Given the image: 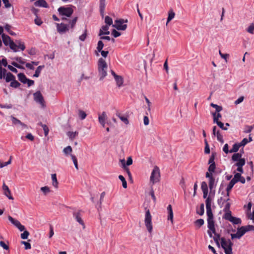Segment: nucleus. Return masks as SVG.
Listing matches in <instances>:
<instances>
[{"label": "nucleus", "mask_w": 254, "mask_h": 254, "mask_svg": "<svg viewBox=\"0 0 254 254\" xmlns=\"http://www.w3.org/2000/svg\"><path fill=\"white\" fill-rule=\"evenodd\" d=\"M107 64L105 61L102 58L99 59L98 63V70L100 80H102L107 76Z\"/></svg>", "instance_id": "nucleus-1"}, {"label": "nucleus", "mask_w": 254, "mask_h": 254, "mask_svg": "<svg viewBox=\"0 0 254 254\" xmlns=\"http://www.w3.org/2000/svg\"><path fill=\"white\" fill-rule=\"evenodd\" d=\"M221 245L224 249L225 254H232V246L233 243L230 239L226 240L224 237L221 238Z\"/></svg>", "instance_id": "nucleus-2"}, {"label": "nucleus", "mask_w": 254, "mask_h": 254, "mask_svg": "<svg viewBox=\"0 0 254 254\" xmlns=\"http://www.w3.org/2000/svg\"><path fill=\"white\" fill-rule=\"evenodd\" d=\"M160 173L159 167L155 166L153 169L150 176V182L153 184L158 182L160 181Z\"/></svg>", "instance_id": "nucleus-3"}, {"label": "nucleus", "mask_w": 254, "mask_h": 254, "mask_svg": "<svg viewBox=\"0 0 254 254\" xmlns=\"http://www.w3.org/2000/svg\"><path fill=\"white\" fill-rule=\"evenodd\" d=\"M144 222L148 231L151 233L152 231V216L149 209L146 210Z\"/></svg>", "instance_id": "nucleus-4"}, {"label": "nucleus", "mask_w": 254, "mask_h": 254, "mask_svg": "<svg viewBox=\"0 0 254 254\" xmlns=\"http://www.w3.org/2000/svg\"><path fill=\"white\" fill-rule=\"evenodd\" d=\"M231 213V211H229L228 213H225L223 216V218L229 221L234 225L241 224L242 223V220L240 218L233 216Z\"/></svg>", "instance_id": "nucleus-5"}, {"label": "nucleus", "mask_w": 254, "mask_h": 254, "mask_svg": "<svg viewBox=\"0 0 254 254\" xmlns=\"http://www.w3.org/2000/svg\"><path fill=\"white\" fill-rule=\"evenodd\" d=\"M115 24L113 26L115 27L118 30H125L127 28V24H123L124 23L127 22V20H124L123 19H119L115 20Z\"/></svg>", "instance_id": "nucleus-6"}, {"label": "nucleus", "mask_w": 254, "mask_h": 254, "mask_svg": "<svg viewBox=\"0 0 254 254\" xmlns=\"http://www.w3.org/2000/svg\"><path fill=\"white\" fill-rule=\"evenodd\" d=\"M34 101L41 105L43 108L45 107L44 98L40 91H37L33 94Z\"/></svg>", "instance_id": "nucleus-7"}, {"label": "nucleus", "mask_w": 254, "mask_h": 254, "mask_svg": "<svg viewBox=\"0 0 254 254\" xmlns=\"http://www.w3.org/2000/svg\"><path fill=\"white\" fill-rule=\"evenodd\" d=\"M59 14L61 15H64L67 17H70L73 12V10L71 7H65L61 6L58 9Z\"/></svg>", "instance_id": "nucleus-8"}, {"label": "nucleus", "mask_w": 254, "mask_h": 254, "mask_svg": "<svg viewBox=\"0 0 254 254\" xmlns=\"http://www.w3.org/2000/svg\"><path fill=\"white\" fill-rule=\"evenodd\" d=\"M246 230L245 227L242 226L237 228V231L236 234H231V237L232 240L235 239H240L243 235L246 234Z\"/></svg>", "instance_id": "nucleus-9"}, {"label": "nucleus", "mask_w": 254, "mask_h": 254, "mask_svg": "<svg viewBox=\"0 0 254 254\" xmlns=\"http://www.w3.org/2000/svg\"><path fill=\"white\" fill-rule=\"evenodd\" d=\"M8 219L13 225L18 228L20 231L22 232L25 230L24 226L22 225L17 220L14 219L11 216H8Z\"/></svg>", "instance_id": "nucleus-10"}, {"label": "nucleus", "mask_w": 254, "mask_h": 254, "mask_svg": "<svg viewBox=\"0 0 254 254\" xmlns=\"http://www.w3.org/2000/svg\"><path fill=\"white\" fill-rule=\"evenodd\" d=\"M57 29L58 32L60 34H63L68 31V25L63 23H57Z\"/></svg>", "instance_id": "nucleus-11"}, {"label": "nucleus", "mask_w": 254, "mask_h": 254, "mask_svg": "<svg viewBox=\"0 0 254 254\" xmlns=\"http://www.w3.org/2000/svg\"><path fill=\"white\" fill-rule=\"evenodd\" d=\"M2 189L4 191V194L5 196H6L9 199H13V197L11 195V192L8 187L5 184V183L3 184Z\"/></svg>", "instance_id": "nucleus-12"}, {"label": "nucleus", "mask_w": 254, "mask_h": 254, "mask_svg": "<svg viewBox=\"0 0 254 254\" xmlns=\"http://www.w3.org/2000/svg\"><path fill=\"white\" fill-rule=\"evenodd\" d=\"M73 216L75 218L77 222H78L81 225L84 226V222L81 218L80 211L77 212H73Z\"/></svg>", "instance_id": "nucleus-13"}, {"label": "nucleus", "mask_w": 254, "mask_h": 254, "mask_svg": "<svg viewBox=\"0 0 254 254\" xmlns=\"http://www.w3.org/2000/svg\"><path fill=\"white\" fill-rule=\"evenodd\" d=\"M217 182L218 180L216 181L214 177L208 180V185L210 191H213L215 188Z\"/></svg>", "instance_id": "nucleus-14"}, {"label": "nucleus", "mask_w": 254, "mask_h": 254, "mask_svg": "<svg viewBox=\"0 0 254 254\" xmlns=\"http://www.w3.org/2000/svg\"><path fill=\"white\" fill-rule=\"evenodd\" d=\"M237 176L238 177V175H234V178L231 180L230 183L227 186L228 190L231 191L234 186L235 184L238 182V180H237Z\"/></svg>", "instance_id": "nucleus-15"}, {"label": "nucleus", "mask_w": 254, "mask_h": 254, "mask_svg": "<svg viewBox=\"0 0 254 254\" xmlns=\"http://www.w3.org/2000/svg\"><path fill=\"white\" fill-rule=\"evenodd\" d=\"M241 153H235L232 156V160L234 162H240L242 160L246 161L245 158H242Z\"/></svg>", "instance_id": "nucleus-16"}, {"label": "nucleus", "mask_w": 254, "mask_h": 254, "mask_svg": "<svg viewBox=\"0 0 254 254\" xmlns=\"http://www.w3.org/2000/svg\"><path fill=\"white\" fill-rule=\"evenodd\" d=\"M116 115L126 125L129 124V121L127 119V117L126 116L123 115L119 111H117Z\"/></svg>", "instance_id": "nucleus-17"}, {"label": "nucleus", "mask_w": 254, "mask_h": 254, "mask_svg": "<svg viewBox=\"0 0 254 254\" xmlns=\"http://www.w3.org/2000/svg\"><path fill=\"white\" fill-rule=\"evenodd\" d=\"M107 119L106 113L105 112H102V114H99L98 120L99 122L103 127L105 126V120Z\"/></svg>", "instance_id": "nucleus-18"}, {"label": "nucleus", "mask_w": 254, "mask_h": 254, "mask_svg": "<svg viewBox=\"0 0 254 254\" xmlns=\"http://www.w3.org/2000/svg\"><path fill=\"white\" fill-rule=\"evenodd\" d=\"M10 118L12 121V123L14 125H20L23 128L27 127V125L22 123L20 120L15 118L13 116H10Z\"/></svg>", "instance_id": "nucleus-19"}, {"label": "nucleus", "mask_w": 254, "mask_h": 254, "mask_svg": "<svg viewBox=\"0 0 254 254\" xmlns=\"http://www.w3.org/2000/svg\"><path fill=\"white\" fill-rule=\"evenodd\" d=\"M245 163L246 161L242 160L240 162H236L234 166L237 167V171L241 174L244 172L243 167L245 165Z\"/></svg>", "instance_id": "nucleus-20"}, {"label": "nucleus", "mask_w": 254, "mask_h": 254, "mask_svg": "<svg viewBox=\"0 0 254 254\" xmlns=\"http://www.w3.org/2000/svg\"><path fill=\"white\" fill-rule=\"evenodd\" d=\"M109 26L108 25H103L102 26L101 28L100 29L99 36H102L103 35H109L110 34V31L109 30Z\"/></svg>", "instance_id": "nucleus-21"}, {"label": "nucleus", "mask_w": 254, "mask_h": 254, "mask_svg": "<svg viewBox=\"0 0 254 254\" xmlns=\"http://www.w3.org/2000/svg\"><path fill=\"white\" fill-rule=\"evenodd\" d=\"M106 7V2L104 0H100V12L102 18L104 16V11Z\"/></svg>", "instance_id": "nucleus-22"}, {"label": "nucleus", "mask_w": 254, "mask_h": 254, "mask_svg": "<svg viewBox=\"0 0 254 254\" xmlns=\"http://www.w3.org/2000/svg\"><path fill=\"white\" fill-rule=\"evenodd\" d=\"M167 211L168 213V220H170L173 223V212L172 207L171 204H169L167 207Z\"/></svg>", "instance_id": "nucleus-23"}, {"label": "nucleus", "mask_w": 254, "mask_h": 254, "mask_svg": "<svg viewBox=\"0 0 254 254\" xmlns=\"http://www.w3.org/2000/svg\"><path fill=\"white\" fill-rule=\"evenodd\" d=\"M1 38L3 43L5 46H8L9 45V44H8L9 42L10 43L12 40L9 36L4 34H2Z\"/></svg>", "instance_id": "nucleus-24"}, {"label": "nucleus", "mask_w": 254, "mask_h": 254, "mask_svg": "<svg viewBox=\"0 0 254 254\" xmlns=\"http://www.w3.org/2000/svg\"><path fill=\"white\" fill-rule=\"evenodd\" d=\"M34 4L37 6H41L45 8L48 7V4L45 0H38L35 2Z\"/></svg>", "instance_id": "nucleus-25"}, {"label": "nucleus", "mask_w": 254, "mask_h": 254, "mask_svg": "<svg viewBox=\"0 0 254 254\" xmlns=\"http://www.w3.org/2000/svg\"><path fill=\"white\" fill-rule=\"evenodd\" d=\"M116 82V84L118 87H121L123 86L124 83V79L122 76H116L114 78Z\"/></svg>", "instance_id": "nucleus-26"}, {"label": "nucleus", "mask_w": 254, "mask_h": 254, "mask_svg": "<svg viewBox=\"0 0 254 254\" xmlns=\"http://www.w3.org/2000/svg\"><path fill=\"white\" fill-rule=\"evenodd\" d=\"M18 80L23 84H26L28 78L23 73H19L17 75Z\"/></svg>", "instance_id": "nucleus-27"}, {"label": "nucleus", "mask_w": 254, "mask_h": 254, "mask_svg": "<svg viewBox=\"0 0 254 254\" xmlns=\"http://www.w3.org/2000/svg\"><path fill=\"white\" fill-rule=\"evenodd\" d=\"M45 67L44 65H39L36 69L35 73L33 74V77H38L39 76L41 72V70Z\"/></svg>", "instance_id": "nucleus-28"}, {"label": "nucleus", "mask_w": 254, "mask_h": 254, "mask_svg": "<svg viewBox=\"0 0 254 254\" xmlns=\"http://www.w3.org/2000/svg\"><path fill=\"white\" fill-rule=\"evenodd\" d=\"M15 77L14 75H13L11 72H8V73H6V77H5V81L6 82H9L10 81H12L15 79Z\"/></svg>", "instance_id": "nucleus-29"}, {"label": "nucleus", "mask_w": 254, "mask_h": 254, "mask_svg": "<svg viewBox=\"0 0 254 254\" xmlns=\"http://www.w3.org/2000/svg\"><path fill=\"white\" fill-rule=\"evenodd\" d=\"M52 184L54 187L57 188L58 187V182L57 179V175L56 174H53L51 175Z\"/></svg>", "instance_id": "nucleus-30"}, {"label": "nucleus", "mask_w": 254, "mask_h": 254, "mask_svg": "<svg viewBox=\"0 0 254 254\" xmlns=\"http://www.w3.org/2000/svg\"><path fill=\"white\" fill-rule=\"evenodd\" d=\"M9 45H8L10 49L12 50L14 52H17V50L16 49V48L17 47V43H15L12 40L9 43Z\"/></svg>", "instance_id": "nucleus-31"}, {"label": "nucleus", "mask_w": 254, "mask_h": 254, "mask_svg": "<svg viewBox=\"0 0 254 254\" xmlns=\"http://www.w3.org/2000/svg\"><path fill=\"white\" fill-rule=\"evenodd\" d=\"M240 147L241 146L239 143H235L233 144L232 148L230 150V153H236L239 150V149Z\"/></svg>", "instance_id": "nucleus-32"}, {"label": "nucleus", "mask_w": 254, "mask_h": 254, "mask_svg": "<svg viewBox=\"0 0 254 254\" xmlns=\"http://www.w3.org/2000/svg\"><path fill=\"white\" fill-rule=\"evenodd\" d=\"M78 132L77 131H68L67 133V136L71 140L73 139L78 135Z\"/></svg>", "instance_id": "nucleus-33"}, {"label": "nucleus", "mask_w": 254, "mask_h": 254, "mask_svg": "<svg viewBox=\"0 0 254 254\" xmlns=\"http://www.w3.org/2000/svg\"><path fill=\"white\" fill-rule=\"evenodd\" d=\"M214 218H207V227L208 228H212L213 227L215 226L214 225Z\"/></svg>", "instance_id": "nucleus-34"}, {"label": "nucleus", "mask_w": 254, "mask_h": 254, "mask_svg": "<svg viewBox=\"0 0 254 254\" xmlns=\"http://www.w3.org/2000/svg\"><path fill=\"white\" fill-rule=\"evenodd\" d=\"M175 13L173 12V10H170L169 12V14H168V17L167 18V23H166V25H167V24L172 19L174 18V16H175Z\"/></svg>", "instance_id": "nucleus-35"}, {"label": "nucleus", "mask_w": 254, "mask_h": 254, "mask_svg": "<svg viewBox=\"0 0 254 254\" xmlns=\"http://www.w3.org/2000/svg\"><path fill=\"white\" fill-rule=\"evenodd\" d=\"M119 179L122 182L123 187L125 189H126L127 188V183L125 177L122 175H119Z\"/></svg>", "instance_id": "nucleus-36"}, {"label": "nucleus", "mask_w": 254, "mask_h": 254, "mask_svg": "<svg viewBox=\"0 0 254 254\" xmlns=\"http://www.w3.org/2000/svg\"><path fill=\"white\" fill-rule=\"evenodd\" d=\"M204 143H205V148H204V153L205 154H209L210 152L209 146L208 143V141L206 139H204Z\"/></svg>", "instance_id": "nucleus-37"}, {"label": "nucleus", "mask_w": 254, "mask_h": 254, "mask_svg": "<svg viewBox=\"0 0 254 254\" xmlns=\"http://www.w3.org/2000/svg\"><path fill=\"white\" fill-rule=\"evenodd\" d=\"M210 106L212 107L213 108H215L216 109V112L217 113L220 112L223 109V108L222 106H219L217 104H215L214 103H211Z\"/></svg>", "instance_id": "nucleus-38"}, {"label": "nucleus", "mask_w": 254, "mask_h": 254, "mask_svg": "<svg viewBox=\"0 0 254 254\" xmlns=\"http://www.w3.org/2000/svg\"><path fill=\"white\" fill-rule=\"evenodd\" d=\"M204 221L202 219H198L196 220L194 222V224L197 226L198 228H200L204 224Z\"/></svg>", "instance_id": "nucleus-39"}, {"label": "nucleus", "mask_w": 254, "mask_h": 254, "mask_svg": "<svg viewBox=\"0 0 254 254\" xmlns=\"http://www.w3.org/2000/svg\"><path fill=\"white\" fill-rule=\"evenodd\" d=\"M20 85V83L19 82H18L17 80H16L15 79L11 82L10 85V86L11 87L15 88H18Z\"/></svg>", "instance_id": "nucleus-40"}, {"label": "nucleus", "mask_w": 254, "mask_h": 254, "mask_svg": "<svg viewBox=\"0 0 254 254\" xmlns=\"http://www.w3.org/2000/svg\"><path fill=\"white\" fill-rule=\"evenodd\" d=\"M105 22L107 24L106 25H108V26L111 25L113 24L112 18L109 16H105Z\"/></svg>", "instance_id": "nucleus-41"}, {"label": "nucleus", "mask_w": 254, "mask_h": 254, "mask_svg": "<svg viewBox=\"0 0 254 254\" xmlns=\"http://www.w3.org/2000/svg\"><path fill=\"white\" fill-rule=\"evenodd\" d=\"M215 135H216L217 139L218 141L220 142L221 143H224V140H223V135L222 134H221V133H220L219 130H218L217 131L216 134Z\"/></svg>", "instance_id": "nucleus-42"}, {"label": "nucleus", "mask_w": 254, "mask_h": 254, "mask_svg": "<svg viewBox=\"0 0 254 254\" xmlns=\"http://www.w3.org/2000/svg\"><path fill=\"white\" fill-rule=\"evenodd\" d=\"M207 218H213L211 207H206Z\"/></svg>", "instance_id": "nucleus-43"}, {"label": "nucleus", "mask_w": 254, "mask_h": 254, "mask_svg": "<svg viewBox=\"0 0 254 254\" xmlns=\"http://www.w3.org/2000/svg\"><path fill=\"white\" fill-rule=\"evenodd\" d=\"M235 175H238V177L237 176V180L238 182H240L242 184H245L246 182V180L244 177L241 176V174L239 173H236Z\"/></svg>", "instance_id": "nucleus-44"}, {"label": "nucleus", "mask_w": 254, "mask_h": 254, "mask_svg": "<svg viewBox=\"0 0 254 254\" xmlns=\"http://www.w3.org/2000/svg\"><path fill=\"white\" fill-rule=\"evenodd\" d=\"M72 151V149L70 146H67V147H65L63 150V152L66 155L70 154Z\"/></svg>", "instance_id": "nucleus-45"}, {"label": "nucleus", "mask_w": 254, "mask_h": 254, "mask_svg": "<svg viewBox=\"0 0 254 254\" xmlns=\"http://www.w3.org/2000/svg\"><path fill=\"white\" fill-rule=\"evenodd\" d=\"M216 153L215 152H212L209 159L208 160V164H212V163H215L214 162L215 158L216 156Z\"/></svg>", "instance_id": "nucleus-46"}, {"label": "nucleus", "mask_w": 254, "mask_h": 254, "mask_svg": "<svg viewBox=\"0 0 254 254\" xmlns=\"http://www.w3.org/2000/svg\"><path fill=\"white\" fill-rule=\"evenodd\" d=\"M209 230L207 231V233L209 235V236L211 238L212 237V233L215 234H216V230L215 226L213 227L212 228H208Z\"/></svg>", "instance_id": "nucleus-47"}, {"label": "nucleus", "mask_w": 254, "mask_h": 254, "mask_svg": "<svg viewBox=\"0 0 254 254\" xmlns=\"http://www.w3.org/2000/svg\"><path fill=\"white\" fill-rule=\"evenodd\" d=\"M104 47V43L102 40H100L98 42L97 50L98 52L101 51Z\"/></svg>", "instance_id": "nucleus-48"}, {"label": "nucleus", "mask_w": 254, "mask_h": 254, "mask_svg": "<svg viewBox=\"0 0 254 254\" xmlns=\"http://www.w3.org/2000/svg\"><path fill=\"white\" fill-rule=\"evenodd\" d=\"M17 45V48H19L21 51H23L25 49L24 43H22L19 41H16Z\"/></svg>", "instance_id": "nucleus-49"}, {"label": "nucleus", "mask_w": 254, "mask_h": 254, "mask_svg": "<svg viewBox=\"0 0 254 254\" xmlns=\"http://www.w3.org/2000/svg\"><path fill=\"white\" fill-rule=\"evenodd\" d=\"M204 213V205L203 203H202L200 205V209L199 210L197 211V213L200 215H203Z\"/></svg>", "instance_id": "nucleus-50"}, {"label": "nucleus", "mask_w": 254, "mask_h": 254, "mask_svg": "<svg viewBox=\"0 0 254 254\" xmlns=\"http://www.w3.org/2000/svg\"><path fill=\"white\" fill-rule=\"evenodd\" d=\"M40 124L41 126V127H43V129L44 131L45 135L47 136L48 134L49 131L48 127L46 125L43 124L42 123H40Z\"/></svg>", "instance_id": "nucleus-51"}, {"label": "nucleus", "mask_w": 254, "mask_h": 254, "mask_svg": "<svg viewBox=\"0 0 254 254\" xmlns=\"http://www.w3.org/2000/svg\"><path fill=\"white\" fill-rule=\"evenodd\" d=\"M23 233L21 234L20 237L22 239H27L28 238V236L29 235V233L28 231L26 230L23 231Z\"/></svg>", "instance_id": "nucleus-52"}, {"label": "nucleus", "mask_w": 254, "mask_h": 254, "mask_svg": "<svg viewBox=\"0 0 254 254\" xmlns=\"http://www.w3.org/2000/svg\"><path fill=\"white\" fill-rule=\"evenodd\" d=\"M209 166L208 167V170L210 172L214 173L216 168L215 163L209 164Z\"/></svg>", "instance_id": "nucleus-53"}, {"label": "nucleus", "mask_w": 254, "mask_h": 254, "mask_svg": "<svg viewBox=\"0 0 254 254\" xmlns=\"http://www.w3.org/2000/svg\"><path fill=\"white\" fill-rule=\"evenodd\" d=\"M71 159L73 161V164L74 165V166L75 167V168L78 170V163H77V160L75 157V156L73 155H71Z\"/></svg>", "instance_id": "nucleus-54"}, {"label": "nucleus", "mask_w": 254, "mask_h": 254, "mask_svg": "<svg viewBox=\"0 0 254 254\" xmlns=\"http://www.w3.org/2000/svg\"><path fill=\"white\" fill-rule=\"evenodd\" d=\"M79 116L81 120H83L85 119L87 115L85 112L82 110H79Z\"/></svg>", "instance_id": "nucleus-55"}, {"label": "nucleus", "mask_w": 254, "mask_h": 254, "mask_svg": "<svg viewBox=\"0 0 254 254\" xmlns=\"http://www.w3.org/2000/svg\"><path fill=\"white\" fill-rule=\"evenodd\" d=\"M77 17H75L74 18H73L71 20L69 19V20L68 21L70 24V27L71 28H73L74 27L77 21Z\"/></svg>", "instance_id": "nucleus-56"}, {"label": "nucleus", "mask_w": 254, "mask_h": 254, "mask_svg": "<svg viewBox=\"0 0 254 254\" xmlns=\"http://www.w3.org/2000/svg\"><path fill=\"white\" fill-rule=\"evenodd\" d=\"M87 35V30L85 29L84 30V33L82 34L81 36H79V40L81 41H84Z\"/></svg>", "instance_id": "nucleus-57"}, {"label": "nucleus", "mask_w": 254, "mask_h": 254, "mask_svg": "<svg viewBox=\"0 0 254 254\" xmlns=\"http://www.w3.org/2000/svg\"><path fill=\"white\" fill-rule=\"evenodd\" d=\"M201 189L202 191H208V186L205 182H202L201 184Z\"/></svg>", "instance_id": "nucleus-58"}, {"label": "nucleus", "mask_w": 254, "mask_h": 254, "mask_svg": "<svg viewBox=\"0 0 254 254\" xmlns=\"http://www.w3.org/2000/svg\"><path fill=\"white\" fill-rule=\"evenodd\" d=\"M41 190L45 194H46L47 193L50 191V189L48 187L45 186L41 188Z\"/></svg>", "instance_id": "nucleus-59"}, {"label": "nucleus", "mask_w": 254, "mask_h": 254, "mask_svg": "<svg viewBox=\"0 0 254 254\" xmlns=\"http://www.w3.org/2000/svg\"><path fill=\"white\" fill-rule=\"evenodd\" d=\"M253 128V126H246L244 132L245 133H250L252 131Z\"/></svg>", "instance_id": "nucleus-60"}, {"label": "nucleus", "mask_w": 254, "mask_h": 254, "mask_svg": "<svg viewBox=\"0 0 254 254\" xmlns=\"http://www.w3.org/2000/svg\"><path fill=\"white\" fill-rule=\"evenodd\" d=\"M21 244L24 245L25 250L30 249L31 248V244L28 242L21 241Z\"/></svg>", "instance_id": "nucleus-61"}, {"label": "nucleus", "mask_w": 254, "mask_h": 254, "mask_svg": "<svg viewBox=\"0 0 254 254\" xmlns=\"http://www.w3.org/2000/svg\"><path fill=\"white\" fill-rule=\"evenodd\" d=\"M247 31L251 34H253L254 32V24H252L251 25H250L247 28Z\"/></svg>", "instance_id": "nucleus-62"}, {"label": "nucleus", "mask_w": 254, "mask_h": 254, "mask_svg": "<svg viewBox=\"0 0 254 254\" xmlns=\"http://www.w3.org/2000/svg\"><path fill=\"white\" fill-rule=\"evenodd\" d=\"M206 207H211V199L208 196L205 200Z\"/></svg>", "instance_id": "nucleus-63"}, {"label": "nucleus", "mask_w": 254, "mask_h": 254, "mask_svg": "<svg viewBox=\"0 0 254 254\" xmlns=\"http://www.w3.org/2000/svg\"><path fill=\"white\" fill-rule=\"evenodd\" d=\"M245 227V230H246V232H248L251 230H254V226L251 225H248L247 226H244Z\"/></svg>", "instance_id": "nucleus-64"}]
</instances>
